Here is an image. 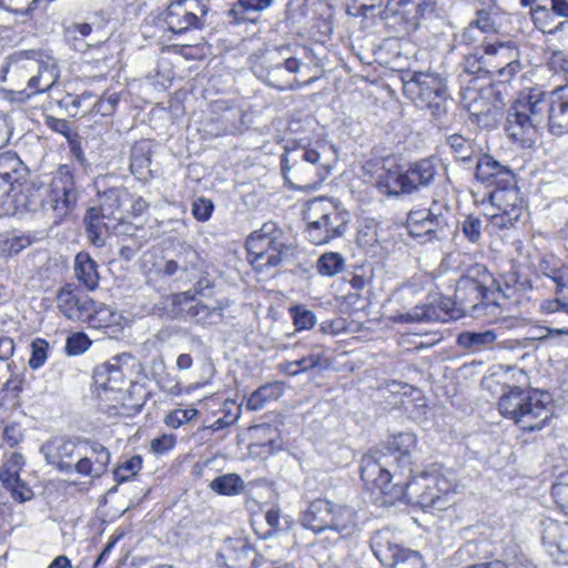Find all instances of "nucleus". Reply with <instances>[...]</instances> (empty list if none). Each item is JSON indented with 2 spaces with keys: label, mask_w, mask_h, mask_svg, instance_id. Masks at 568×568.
<instances>
[{
  "label": "nucleus",
  "mask_w": 568,
  "mask_h": 568,
  "mask_svg": "<svg viewBox=\"0 0 568 568\" xmlns=\"http://www.w3.org/2000/svg\"><path fill=\"white\" fill-rule=\"evenodd\" d=\"M545 128L554 135L568 133V84L555 90L550 101L544 92L534 91L509 108L506 131L521 146L534 145Z\"/></svg>",
  "instance_id": "obj_1"
},
{
  "label": "nucleus",
  "mask_w": 568,
  "mask_h": 568,
  "mask_svg": "<svg viewBox=\"0 0 568 568\" xmlns=\"http://www.w3.org/2000/svg\"><path fill=\"white\" fill-rule=\"evenodd\" d=\"M40 454L58 473L90 479L102 477L111 460L104 445L84 437H51L41 445Z\"/></svg>",
  "instance_id": "obj_2"
},
{
  "label": "nucleus",
  "mask_w": 568,
  "mask_h": 568,
  "mask_svg": "<svg viewBox=\"0 0 568 568\" xmlns=\"http://www.w3.org/2000/svg\"><path fill=\"white\" fill-rule=\"evenodd\" d=\"M300 523L303 528L316 535L326 534L321 539L324 547H336L358 537L361 531L353 508L326 498L312 500L301 513Z\"/></svg>",
  "instance_id": "obj_3"
},
{
  "label": "nucleus",
  "mask_w": 568,
  "mask_h": 568,
  "mask_svg": "<svg viewBox=\"0 0 568 568\" xmlns=\"http://www.w3.org/2000/svg\"><path fill=\"white\" fill-rule=\"evenodd\" d=\"M2 73V81L9 80L14 84L27 80V88L17 91L20 100L50 90L59 78L55 61L51 58L44 60L43 54L36 50L16 51L10 54Z\"/></svg>",
  "instance_id": "obj_4"
},
{
  "label": "nucleus",
  "mask_w": 568,
  "mask_h": 568,
  "mask_svg": "<svg viewBox=\"0 0 568 568\" xmlns=\"http://www.w3.org/2000/svg\"><path fill=\"white\" fill-rule=\"evenodd\" d=\"M498 409L523 430H539L552 415L551 395L539 389L515 387L499 398Z\"/></svg>",
  "instance_id": "obj_5"
},
{
  "label": "nucleus",
  "mask_w": 568,
  "mask_h": 568,
  "mask_svg": "<svg viewBox=\"0 0 568 568\" xmlns=\"http://www.w3.org/2000/svg\"><path fill=\"white\" fill-rule=\"evenodd\" d=\"M305 219L308 241L323 245L345 233L349 213L332 199L317 197L307 203Z\"/></svg>",
  "instance_id": "obj_6"
},
{
  "label": "nucleus",
  "mask_w": 568,
  "mask_h": 568,
  "mask_svg": "<svg viewBox=\"0 0 568 568\" xmlns=\"http://www.w3.org/2000/svg\"><path fill=\"white\" fill-rule=\"evenodd\" d=\"M284 179L295 189H316L328 176L331 166L322 162L317 149L298 146L286 151L281 159Z\"/></svg>",
  "instance_id": "obj_7"
},
{
  "label": "nucleus",
  "mask_w": 568,
  "mask_h": 568,
  "mask_svg": "<svg viewBox=\"0 0 568 568\" xmlns=\"http://www.w3.org/2000/svg\"><path fill=\"white\" fill-rule=\"evenodd\" d=\"M500 291L499 283L483 264L469 266L457 281L455 303L464 311H476L493 303L491 296Z\"/></svg>",
  "instance_id": "obj_8"
},
{
  "label": "nucleus",
  "mask_w": 568,
  "mask_h": 568,
  "mask_svg": "<svg viewBox=\"0 0 568 568\" xmlns=\"http://www.w3.org/2000/svg\"><path fill=\"white\" fill-rule=\"evenodd\" d=\"M437 174V165L434 159H422L412 163L406 170H390L378 182L379 190L389 196L398 197L404 194H413L423 187H428Z\"/></svg>",
  "instance_id": "obj_9"
},
{
  "label": "nucleus",
  "mask_w": 568,
  "mask_h": 568,
  "mask_svg": "<svg viewBox=\"0 0 568 568\" xmlns=\"http://www.w3.org/2000/svg\"><path fill=\"white\" fill-rule=\"evenodd\" d=\"M302 63L293 57H286L284 50H272L262 55L252 65L257 79L267 85L280 90H296L301 87L296 73Z\"/></svg>",
  "instance_id": "obj_10"
},
{
  "label": "nucleus",
  "mask_w": 568,
  "mask_h": 568,
  "mask_svg": "<svg viewBox=\"0 0 568 568\" xmlns=\"http://www.w3.org/2000/svg\"><path fill=\"white\" fill-rule=\"evenodd\" d=\"M455 485L452 474H444L438 467L432 466L413 477L403 493L407 503L427 508L436 506L442 496L454 490Z\"/></svg>",
  "instance_id": "obj_11"
},
{
  "label": "nucleus",
  "mask_w": 568,
  "mask_h": 568,
  "mask_svg": "<svg viewBox=\"0 0 568 568\" xmlns=\"http://www.w3.org/2000/svg\"><path fill=\"white\" fill-rule=\"evenodd\" d=\"M403 91L418 108L428 109L435 118L446 113V87L439 75L415 72L409 80L404 81Z\"/></svg>",
  "instance_id": "obj_12"
},
{
  "label": "nucleus",
  "mask_w": 568,
  "mask_h": 568,
  "mask_svg": "<svg viewBox=\"0 0 568 568\" xmlns=\"http://www.w3.org/2000/svg\"><path fill=\"white\" fill-rule=\"evenodd\" d=\"M281 237L282 231L272 222L251 233L246 240L250 263L257 270L280 265L288 248Z\"/></svg>",
  "instance_id": "obj_13"
},
{
  "label": "nucleus",
  "mask_w": 568,
  "mask_h": 568,
  "mask_svg": "<svg viewBox=\"0 0 568 568\" xmlns=\"http://www.w3.org/2000/svg\"><path fill=\"white\" fill-rule=\"evenodd\" d=\"M484 65L500 82L510 81L521 70L520 52L516 42L494 41L484 45Z\"/></svg>",
  "instance_id": "obj_14"
},
{
  "label": "nucleus",
  "mask_w": 568,
  "mask_h": 568,
  "mask_svg": "<svg viewBox=\"0 0 568 568\" xmlns=\"http://www.w3.org/2000/svg\"><path fill=\"white\" fill-rule=\"evenodd\" d=\"M493 212L486 213L489 225L495 230L508 229L523 214L524 200L516 182L495 187L489 195Z\"/></svg>",
  "instance_id": "obj_15"
},
{
  "label": "nucleus",
  "mask_w": 568,
  "mask_h": 568,
  "mask_svg": "<svg viewBox=\"0 0 568 568\" xmlns=\"http://www.w3.org/2000/svg\"><path fill=\"white\" fill-rule=\"evenodd\" d=\"M77 201L78 191L71 169L68 165H60L52 178L41 206L47 212L51 211L55 219L61 220L72 211Z\"/></svg>",
  "instance_id": "obj_16"
},
{
  "label": "nucleus",
  "mask_w": 568,
  "mask_h": 568,
  "mask_svg": "<svg viewBox=\"0 0 568 568\" xmlns=\"http://www.w3.org/2000/svg\"><path fill=\"white\" fill-rule=\"evenodd\" d=\"M134 361L130 353H121L98 365L93 372L97 389L122 390L130 383L128 372L133 366Z\"/></svg>",
  "instance_id": "obj_17"
},
{
  "label": "nucleus",
  "mask_w": 568,
  "mask_h": 568,
  "mask_svg": "<svg viewBox=\"0 0 568 568\" xmlns=\"http://www.w3.org/2000/svg\"><path fill=\"white\" fill-rule=\"evenodd\" d=\"M207 11V6L200 0H175L166 10L165 23L174 33L200 29L202 18L206 16Z\"/></svg>",
  "instance_id": "obj_18"
},
{
  "label": "nucleus",
  "mask_w": 568,
  "mask_h": 568,
  "mask_svg": "<svg viewBox=\"0 0 568 568\" xmlns=\"http://www.w3.org/2000/svg\"><path fill=\"white\" fill-rule=\"evenodd\" d=\"M390 458L381 449L369 450L361 460V477L369 489L387 495L392 491Z\"/></svg>",
  "instance_id": "obj_19"
},
{
  "label": "nucleus",
  "mask_w": 568,
  "mask_h": 568,
  "mask_svg": "<svg viewBox=\"0 0 568 568\" xmlns=\"http://www.w3.org/2000/svg\"><path fill=\"white\" fill-rule=\"evenodd\" d=\"M475 176L487 186L495 187L516 182L513 171L488 154H483L477 159Z\"/></svg>",
  "instance_id": "obj_20"
},
{
  "label": "nucleus",
  "mask_w": 568,
  "mask_h": 568,
  "mask_svg": "<svg viewBox=\"0 0 568 568\" xmlns=\"http://www.w3.org/2000/svg\"><path fill=\"white\" fill-rule=\"evenodd\" d=\"M227 568H255L257 554L253 546L242 538H229L220 552Z\"/></svg>",
  "instance_id": "obj_21"
},
{
  "label": "nucleus",
  "mask_w": 568,
  "mask_h": 568,
  "mask_svg": "<svg viewBox=\"0 0 568 568\" xmlns=\"http://www.w3.org/2000/svg\"><path fill=\"white\" fill-rule=\"evenodd\" d=\"M94 301L89 296H79L71 285L63 286L57 295L58 308L65 317L85 322L90 316Z\"/></svg>",
  "instance_id": "obj_22"
},
{
  "label": "nucleus",
  "mask_w": 568,
  "mask_h": 568,
  "mask_svg": "<svg viewBox=\"0 0 568 568\" xmlns=\"http://www.w3.org/2000/svg\"><path fill=\"white\" fill-rule=\"evenodd\" d=\"M124 317L105 304L93 303L85 323L92 328L104 329L109 336L119 334L123 328Z\"/></svg>",
  "instance_id": "obj_23"
},
{
  "label": "nucleus",
  "mask_w": 568,
  "mask_h": 568,
  "mask_svg": "<svg viewBox=\"0 0 568 568\" xmlns=\"http://www.w3.org/2000/svg\"><path fill=\"white\" fill-rule=\"evenodd\" d=\"M275 0H236L226 16L230 23H256L261 14L274 4Z\"/></svg>",
  "instance_id": "obj_24"
},
{
  "label": "nucleus",
  "mask_w": 568,
  "mask_h": 568,
  "mask_svg": "<svg viewBox=\"0 0 568 568\" xmlns=\"http://www.w3.org/2000/svg\"><path fill=\"white\" fill-rule=\"evenodd\" d=\"M371 549L378 561L387 567L405 549L396 542L395 534L389 529L376 531L371 538Z\"/></svg>",
  "instance_id": "obj_25"
},
{
  "label": "nucleus",
  "mask_w": 568,
  "mask_h": 568,
  "mask_svg": "<svg viewBox=\"0 0 568 568\" xmlns=\"http://www.w3.org/2000/svg\"><path fill=\"white\" fill-rule=\"evenodd\" d=\"M435 0H398L394 14L399 16L410 29H417L420 19L432 12Z\"/></svg>",
  "instance_id": "obj_26"
},
{
  "label": "nucleus",
  "mask_w": 568,
  "mask_h": 568,
  "mask_svg": "<svg viewBox=\"0 0 568 568\" xmlns=\"http://www.w3.org/2000/svg\"><path fill=\"white\" fill-rule=\"evenodd\" d=\"M98 209L90 207L87 211L84 221L87 223V233L89 241L97 247H102L105 244L106 237L110 232V225L108 221L113 219L112 216H104Z\"/></svg>",
  "instance_id": "obj_27"
},
{
  "label": "nucleus",
  "mask_w": 568,
  "mask_h": 568,
  "mask_svg": "<svg viewBox=\"0 0 568 568\" xmlns=\"http://www.w3.org/2000/svg\"><path fill=\"white\" fill-rule=\"evenodd\" d=\"M493 94L489 92L487 95L480 92H475L474 97L467 103V109L478 123H487L499 112L498 103L493 100Z\"/></svg>",
  "instance_id": "obj_28"
},
{
  "label": "nucleus",
  "mask_w": 568,
  "mask_h": 568,
  "mask_svg": "<svg viewBox=\"0 0 568 568\" xmlns=\"http://www.w3.org/2000/svg\"><path fill=\"white\" fill-rule=\"evenodd\" d=\"M74 274L83 286L93 291L99 284L98 265L87 252H80L74 258Z\"/></svg>",
  "instance_id": "obj_29"
},
{
  "label": "nucleus",
  "mask_w": 568,
  "mask_h": 568,
  "mask_svg": "<svg viewBox=\"0 0 568 568\" xmlns=\"http://www.w3.org/2000/svg\"><path fill=\"white\" fill-rule=\"evenodd\" d=\"M497 335L494 331L464 332L457 337V344L473 353L490 349L495 344Z\"/></svg>",
  "instance_id": "obj_30"
},
{
  "label": "nucleus",
  "mask_w": 568,
  "mask_h": 568,
  "mask_svg": "<svg viewBox=\"0 0 568 568\" xmlns=\"http://www.w3.org/2000/svg\"><path fill=\"white\" fill-rule=\"evenodd\" d=\"M129 197L130 194L125 189L111 187L99 194V206L94 207L102 212V215L116 219L115 214Z\"/></svg>",
  "instance_id": "obj_31"
},
{
  "label": "nucleus",
  "mask_w": 568,
  "mask_h": 568,
  "mask_svg": "<svg viewBox=\"0 0 568 568\" xmlns=\"http://www.w3.org/2000/svg\"><path fill=\"white\" fill-rule=\"evenodd\" d=\"M416 439L412 433H399L392 437L388 442L387 450L389 458L400 462L409 463L410 452L415 448Z\"/></svg>",
  "instance_id": "obj_32"
},
{
  "label": "nucleus",
  "mask_w": 568,
  "mask_h": 568,
  "mask_svg": "<svg viewBox=\"0 0 568 568\" xmlns=\"http://www.w3.org/2000/svg\"><path fill=\"white\" fill-rule=\"evenodd\" d=\"M457 48H465V51H484V45L489 43L486 36L473 23L455 36Z\"/></svg>",
  "instance_id": "obj_33"
},
{
  "label": "nucleus",
  "mask_w": 568,
  "mask_h": 568,
  "mask_svg": "<svg viewBox=\"0 0 568 568\" xmlns=\"http://www.w3.org/2000/svg\"><path fill=\"white\" fill-rule=\"evenodd\" d=\"M151 150L148 143L142 142L132 149L130 170L140 179H145L150 173Z\"/></svg>",
  "instance_id": "obj_34"
},
{
  "label": "nucleus",
  "mask_w": 568,
  "mask_h": 568,
  "mask_svg": "<svg viewBox=\"0 0 568 568\" xmlns=\"http://www.w3.org/2000/svg\"><path fill=\"white\" fill-rule=\"evenodd\" d=\"M324 357V353L322 351L312 352L307 356H304L300 359L281 363L278 368L281 372L290 375L296 376L301 373H304L308 369H312L318 366Z\"/></svg>",
  "instance_id": "obj_35"
},
{
  "label": "nucleus",
  "mask_w": 568,
  "mask_h": 568,
  "mask_svg": "<svg viewBox=\"0 0 568 568\" xmlns=\"http://www.w3.org/2000/svg\"><path fill=\"white\" fill-rule=\"evenodd\" d=\"M210 488L220 495L233 496L241 494L245 488V484L239 475L230 473L213 479Z\"/></svg>",
  "instance_id": "obj_36"
},
{
  "label": "nucleus",
  "mask_w": 568,
  "mask_h": 568,
  "mask_svg": "<svg viewBox=\"0 0 568 568\" xmlns=\"http://www.w3.org/2000/svg\"><path fill=\"white\" fill-rule=\"evenodd\" d=\"M24 464V456L20 452L4 453L3 462L0 467V480L10 483L14 478L20 477Z\"/></svg>",
  "instance_id": "obj_37"
},
{
  "label": "nucleus",
  "mask_w": 568,
  "mask_h": 568,
  "mask_svg": "<svg viewBox=\"0 0 568 568\" xmlns=\"http://www.w3.org/2000/svg\"><path fill=\"white\" fill-rule=\"evenodd\" d=\"M344 267L345 260L336 252H326L322 254L316 262V270L322 276L333 277L341 273Z\"/></svg>",
  "instance_id": "obj_38"
},
{
  "label": "nucleus",
  "mask_w": 568,
  "mask_h": 568,
  "mask_svg": "<svg viewBox=\"0 0 568 568\" xmlns=\"http://www.w3.org/2000/svg\"><path fill=\"white\" fill-rule=\"evenodd\" d=\"M186 314L191 318H194L196 323L212 324L219 322L223 317V308L220 306L209 307L205 304L196 303L186 310Z\"/></svg>",
  "instance_id": "obj_39"
},
{
  "label": "nucleus",
  "mask_w": 568,
  "mask_h": 568,
  "mask_svg": "<svg viewBox=\"0 0 568 568\" xmlns=\"http://www.w3.org/2000/svg\"><path fill=\"white\" fill-rule=\"evenodd\" d=\"M484 34L497 33L500 29L499 16L496 11L481 9L476 11L471 21Z\"/></svg>",
  "instance_id": "obj_40"
},
{
  "label": "nucleus",
  "mask_w": 568,
  "mask_h": 568,
  "mask_svg": "<svg viewBox=\"0 0 568 568\" xmlns=\"http://www.w3.org/2000/svg\"><path fill=\"white\" fill-rule=\"evenodd\" d=\"M277 388L276 385L267 384L256 389L247 399V409H262L268 400L277 398Z\"/></svg>",
  "instance_id": "obj_41"
},
{
  "label": "nucleus",
  "mask_w": 568,
  "mask_h": 568,
  "mask_svg": "<svg viewBox=\"0 0 568 568\" xmlns=\"http://www.w3.org/2000/svg\"><path fill=\"white\" fill-rule=\"evenodd\" d=\"M463 235L473 244L479 243L483 232V221L474 214L467 215L460 223Z\"/></svg>",
  "instance_id": "obj_42"
},
{
  "label": "nucleus",
  "mask_w": 568,
  "mask_h": 568,
  "mask_svg": "<svg viewBox=\"0 0 568 568\" xmlns=\"http://www.w3.org/2000/svg\"><path fill=\"white\" fill-rule=\"evenodd\" d=\"M390 568H425L423 557L418 551L405 548L395 559L390 562Z\"/></svg>",
  "instance_id": "obj_43"
},
{
  "label": "nucleus",
  "mask_w": 568,
  "mask_h": 568,
  "mask_svg": "<svg viewBox=\"0 0 568 568\" xmlns=\"http://www.w3.org/2000/svg\"><path fill=\"white\" fill-rule=\"evenodd\" d=\"M142 468V457L139 455L132 456L121 465H119L114 470V479L118 483H123L129 480L131 477L136 475Z\"/></svg>",
  "instance_id": "obj_44"
},
{
  "label": "nucleus",
  "mask_w": 568,
  "mask_h": 568,
  "mask_svg": "<svg viewBox=\"0 0 568 568\" xmlns=\"http://www.w3.org/2000/svg\"><path fill=\"white\" fill-rule=\"evenodd\" d=\"M425 211L427 215L435 219L436 225H448L450 205L446 199L440 196L434 197L430 206Z\"/></svg>",
  "instance_id": "obj_45"
},
{
  "label": "nucleus",
  "mask_w": 568,
  "mask_h": 568,
  "mask_svg": "<svg viewBox=\"0 0 568 568\" xmlns=\"http://www.w3.org/2000/svg\"><path fill=\"white\" fill-rule=\"evenodd\" d=\"M448 143L455 153L456 159L463 162L471 161L475 151L470 141L466 140L462 135L455 134L448 138Z\"/></svg>",
  "instance_id": "obj_46"
},
{
  "label": "nucleus",
  "mask_w": 568,
  "mask_h": 568,
  "mask_svg": "<svg viewBox=\"0 0 568 568\" xmlns=\"http://www.w3.org/2000/svg\"><path fill=\"white\" fill-rule=\"evenodd\" d=\"M531 17H532V20H534L536 27L539 28L542 32H548V33H555L556 31L561 29L566 23L565 21L559 22L556 27L550 28L551 22H552L551 13H550L549 9H547L546 7H541V6H538L535 9H532Z\"/></svg>",
  "instance_id": "obj_47"
},
{
  "label": "nucleus",
  "mask_w": 568,
  "mask_h": 568,
  "mask_svg": "<svg viewBox=\"0 0 568 568\" xmlns=\"http://www.w3.org/2000/svg\"><path fill=\"white\" fill-rule=\"evenodd\" d=\"M31 356L29 358V366L32 369L42 367L48 358L49 343L45 339L37 338L31 345Z\"/></svg>",
  "instance_id": "obj_48"
},
{
  "label": "nucleus",
  "mask_w": 568,
  "mask_h": 568,
  "mask_svg": "<svg viewBox=\"0 0 568 568\" xmlns=\"http://www.w3.org/2000/svg\"><path fill=\"white\" fill-rule=\"evenodd\" d=\"M197 413L195 408H175L165 416L164 423L171 428H179L191 422Z\"/></svg>",
  "instance_id": "obj_49"
},
{
  "label": "nucleus",
  "mask_w": 568,
  "mask_h": 568,
  "mask_svg": "<svg viewBox=\"0 0 568 568\" xmlns=\"http://www.w3.org/2000/svg\"><path fill=\"white\" fill-rule=\"evenodd\" d=\"M290 313L297 331L311 329L316 324L315 314L304 306L291 307Z\"/></svg>",
  "instance_id": "obj_50"
},
{
  "label": "nucleus",
  "mask_w": 568,
  "mask_h": 568,
  "mask_svg": "<svg viewBox=\"0 0 568 568\" xmlns=\"http://www.w3.org/2000/svg\"><path fill=\"white\" fill-rule=\"evenodd\" d=\"M463 69L468 74H479L486 72L484 65V51H464Z\"/></svg>",
  "instance_id": "obj_51"
},
{
  "label": "nucleus",
  "mask_w": 568,
  "mask_h": 568,
  "mask_svg": "<svg viewBox=\"0 0 568 568\" xmlns=\"http://www.w3.org/2000/svg\"><path fill=\"white\" fill-rule=\"evenodd\" d=\"M439 316L435 313L432 305L416 306L409 312L402 314L400 320L405 323L410 322H428L437 320Z\"/></svg>",
  "instance_id": "obj_52"
},
{
  "label": "nucleus",
  "mask_w": 568,
  "mask_h": 568,
  "mask_svg": "<svg viewBox=\"0 0 568 568\" xmlns=\"http://www.w3.org/2000/svg\"><path fill=\"white\" fill-rule=\"evenodd\" d=\"M2 485L10 490L11 496L19 503H24L33 497L32 489L20 477L14 478L12 481H1Z\"/></svg>",
  "instance_id": "obj_53"
},
{
  "label": "nucleus",
  "mask_w": 568,
  "mask_h": 568,
  "mask_svg": "<svg viewBox=\"0 0 568 568\" xmlns=\"http://www.w3.org/2000/svg\"><path fill=\"white\" fill-rule=\"evenodd\" d=\"M92 342L84 333H75L67 338L65 352L68 355L77 356L89 349Z\"/></svg>",
  "instance_id": "obj_54"
},
{
  "label": "nucleus",
  "mask_w": 568,
  "mask_h": 568,
  "mask_svg": "<svg viewBox=\"0 0 568 568\" xmlns=\"http://www.w3.org/2000/svg\"><path fill=\"white\" fill-rule=\"evenodd\" d=\"M119 101H120L119 93L106 91L94 103V111H95V113H99L102 116H109V115L113 114V112L115 111Z\"/></svg>",
  "instance_id": "obj_55"
},
{
  "label": "nucleus",
  "mask_w": 568,
  "mask_h": 568,
  "mask_svg": "<svg viewBox=\"0 0 568 568\" xmlns=\"http://www.w3.org/2000/svg\"><path fill=\"white\" fill-rule=\"evenodd\" d=\"M40 1L41 0H0V7L14 13L28 16L37 9Z\"/></svg>",
  "instance_id": "obj_56"
},
{
  "label": "nucleus",
  "mask_w": 568,
  "mask_h": 568,
  "mask_svg": "<svg viewBox=\"0 0 568 568\" xmlns=\"http://www.w3.org/2000/svg\"><path fill=\"white\" fill-rule=\"evenodd\" d=\"M425 216L428 215L426 214V211L422 210H412L408 213L406 222L409 235H412L413 237H424Z\"/></svg>",
  "instance_id": "obj_57"
},
{
  "label": "nucleus",
  "mask_w": 568,
  "mask_h": 568,
  "mask_svg": "<svg viewBox=\"0 0 568 568\" xmlns=\"http://www.w3.org/2000/svg\"><path fill=\"white\" fill-rule=\"evenodd\" d=\"M20 160L16 153L3 152L0 154V176L11 181L12 174L17 172Z\"/></svg>",
  "instance_id": "obj_58"
},
{
  "label": "nucleus",
  "mask_w": 568,
  "mask_h": 568,
  "mask_svg": "<svg viewBox=\"0 0 568 568\" xmlns=\"http://www.w3.org/2000/svg\"><path fill=\"white\" fill-rule=\"evenodd\" d=\"M549 69L568 81V53L564 51H554L548 60Z\"/></svg>",
  "instance_id": "obj_59"
},
{
  "label": "nucleus",
  "mask_w": 568,
  "mask_h": 568,
  "mask_svg": "<svg viewBox=\"0 0 568 568\" xmlns=\"http://www.w3.org/2000/svg\"><path fill=\"white\" fill-rule=\"evenodd\" d=\"M213 210V202L205 197H199L192 204V214L201 222L207 221L211 217Z\"/></svg>",
  "instance_id": "obj_60"
},
{
  "label": "nucleus",
  "mask_w": 568,
  "mask_h": 568,
  "mask_svg": "<svg viewBox=\"0 0 568 568\" xmlns=\"http://www.w3.org/2000/svg\"><path fill=\"white\" fill-rule=\"evenodd\" d=\"M176 444V437L172 434H163L151 440V450L154 454L162 455L171 450Z\"/></svg>",
  "instance_id": "obj_61"
},
{
  "label": "nucleus",
  "mask_w": 568,
  "mask_h": 568,
  "mask_svg": "<svg viewBox=\"0 0 568 568\" xmlns=\"http://www.w3.org/2000/svg\"><path fill=\"white\" fill-rule=\"evenodd\" d=\"M23 430L17 423H11L3 428L2 438L12 448L23 440Z\"/></svg>",
  "instance_id": "obj_62"
},
{
  "label": "nucleus",
  "mask_w": 568,
  "mask_h": 568,
  "mask_svg": "<svg viewBox=\"0 0 568 568\" xmlns=\"http://www.w3.org/2000/svg\"><path fill=\"white\" fill-rule=\"evenodd\" d=\"M31 244L28 236H14L4 242L3 251L9 255H17Z\"/></svg>",
  "instance_id": "obj_63"
},
{
  "label": "nucleus",
  "mask_w": 568,
  "mask_h": 568,
  "mask_svg": "<svg viewBox=\"0 0 568 568\" xmlns=\"http://www.w3.org/2000/svg\"><path fill=\"white\" fill-rule=\"evenodd\" d=\"M552 496L557 498V503L568 510V483H558L552 486Z\"/></svg>",
  "instance_id": "obj_64"
}]
</instances>
